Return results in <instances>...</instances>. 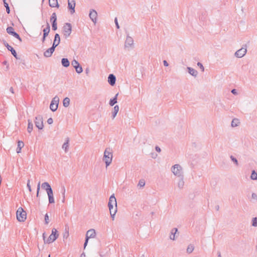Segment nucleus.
<instances>
[{
    "mask_svg": "<svg viewBox=\"0 0 257 257\" xmlns=\"http://www.w3.org/2000/svg\"><path fill=\"white\" fill-rule=\"evenodd\" d=\"M2 43L4 44V45L8 49V50L10 51H11L12 54L13 55V56L16 58L17 59H19L20 58L18 57L17 52L16 50L11 47L7 42L6 41L3 40L2 41Z\"/></svg>",
    "mask_w": 257,
    "mask_h": 257,
    "instance_id": "obj_11",
    "label": "nucleus"
},
{
    "mask_svg": "<svg viewBox=\"0 0 257 257\" xmlns=\"http://www.w3.org/2000/svg\"><path fill=\"white\" fill-rule=\"evenodd\" d=\"M252 225L254 227L257 226V217H253L252 219Z\"/></svg>",
    "mask_w": 257,
    "mask_h": 257,
    "instance_id": "obj_41",
    "label": "nucleus"
},
{
    "mask_svg": "<svg viewBox=\"0 0 257 257\" xmlns=\"http://www.w3.org/2000/svg\"><path fill=\"white\" fill-rule=\"evenodd\" d=\"M231 93L234 95H236L237 94V91L235 89H233L231 91Z\"/></svg>",
    "mask_w": 257,
    "mask_h": 257,
    "instance_id": "obj_51",
    "label": "nucleus"
},
{
    "mask_svg": "<svg viewBox=\"0 0 257 257\" xmlns=\"http://www.w3.org/2000/svg\"><path fill=\"white\" fill-rule=\"evenodd\" d=\"M59 101V98L57 96H55L52 100L51 103H54L57 105V107L58 106Z\"/></svg>",
    "mask_w": 257,
    "mask_h": 257,
    "instance_id": "obj_33",
    "label": "nucleus"
},
{
    "mask_svg": "<svg viewBox=\"0 0 257 257\" xmlns=\"http://www.w3.org/2000/svg\"><path fill=\"white\" fill-rule=\"evenodd\" d=\"M89 71V70L88 68H86L85 70L86 73L88 74Z\"/></svg>",
    "mask_w": 257,
    "mask_h": 257,
    "instance_id": "obj_60",
    "label": "nucleus"
},
{
    "mask_svg": "<svg viewBox=\"0 0 257 257\" xmlns=\"http://www.w3.org/2000/svg\"><path fill=\"white\" fill-rule=\"evenodd\" d=\"M118 95V93H117L113 98L110 99L109 104L110 106H112L117 103V97Z\"/></svg>",
    "mask_w": 257,
    "mask_h": 257,
    "instance_id": "obj_25",
    "label": "nucleus"
},
{
    "mask_svg": "<svg viewBox=\"0 0 257 257\" xmlns=\"http://www.w3.org/2000/svg\"><path fill=\"white\" fill-rule=\"evenodd\" d=\"M52 28L53 31H56L57 29V24L56 23H53L52 24Z\"/></svg>",
    "mask_w": 257,
    "mask_h": 257,
    "instance_id": "obj_43",
    "label": "nucleus"
},
{
    "mask_svg": "<svg viewBox=\"0 0 257 257\" xmlns=\"http://www.w3.org/2000/svg\"><path fill=\"white\" fill-rule=\"evenodd\" d=\"M6 31H7V32L9 35H11L13 36V37H15L16 38H17V39H18L20 42H22V39L20 37V35L15 31L13 27H11V26L8 27L6 29Z\"/></svg>",
    "mask_w": 257,
    "mask_h": 257,
    "instance_id": "obj_9",
    "label": "nucleus"
},
{
    "mask_svg": "<svg viewBox=\"0 0 257 257\" xmlns=\"http://www.w3.org/2000/svg\"><path fill=\"white\" fill-rule=\"evenodd\" d=\"M69 235V233H68V232L67 233V236H66V237L68 236Z\"/></svg>",
    "mask_w": 257,
    "mask_h": 257,
    "instance_id": "obj_64",
    "label": "nucleus"
},
{
    "mask_svg": "<svg viewBox=\"0 0 257 257\" xmlns=\"http://www.w3.org/2000/svg\"><path fill=\"white\" fill-rule=\"evenodd\" d=\"M60 42V37L58 33L55 34L52 46L56 47Z\"/></svg>",
    "mask_w": 257,
    "mask_h": 257,
    "instance_id": "obj_19",
    "label": "nucleus"
},
{
    "mask_svg": "<svg viewBox=\"0 0 257 257\" xmlns=\"http://www.w3.org/2000/svg\"><path fill=\"white\" fill-rule=\"evenodd\" d=\"M50 108L52 111L54 112L57 109L58 107H57V105L54 103H50Z\"/></svg>",
    "mask_w": 257,
    "mask_h": 257,
    "instance_id": "obj_37",
    "label": "nucleus"
},
{
    "mask_svg": "<svg viewBox=\"0 0 257 257\" xmlns=\"http://www.w3.org/2000/svg\"><path fill=\"white\" fill-rule=\"evenodd\" d=\"M240 123L239 120L237 118H234L232 120L231 125L232 127L237 126Z\"/></svg>",
    "mask_w": 257,
    "mask_h": 257,
    "instance_id": "obj_29",
    "label": "nucleus"
},
{
    "mask_svg": "<svg viewBox=\"0 0 257 257\" xmlns=\"http://www.w3.org/2000/svg\"><path fill=\"white\" fill-rule=\"evenodd\" d=\"M114 205H115V207H117L116 199L114 196V194H112L109 197L108 203V207L109 208V211H111V210H113Z\"/></svg>",
    "mask_w": 257,
    "mask_h": 257,
    "instance_id": "obj_10",
    "label": "nucleus"
},
{
    "mask_svg": "<svg viewBox=\"0 0 257 257\" xmlns=\"http://www.w3.org/2000/svg\"><path fill=\"white\" fill-rule=\"evenodd\" d=\"M72 32V25L69 23H66L63 27V34L65 39L68 38Z\"/></svg>",
    "mask_w": 257,
    "mask_h": 257,
    "instance_id": "obj_4",
    "label": "nucleus"
},
{
    "mask_svg": "<svg viewBox=\"0 0 257 257\" xmlns=\"http://www.w3.org/2000/svg\"><path fill=\"white\" fill-rule=\"evenodd\" d=\"M134 44V40L133 39L129 36L128 35L127 36L126 40L125 41L124 43V47L125 48H128L129 47H131Z\"/></svg>",
    "mask_w": 257,
    "mask_h": 257,
    "instance_id": "obj_16",
    "label": "nucleus"
},
{
    "mask_svg": "<svg viewBox=\"0 0 257 257\" xmlns=\"http://www.w3.org/2000/svg\"><path fill=\"white\" fill-rule=\"evenodd\" d=\"M110 212V216L112 218V220L114 219L115 215L117 212V207L113 208V210H111Z\"/></svg>",
    "mask_w": 257,
    "mask_h": 257,
    "instance_id": "obj_35",
    "label": "nucleus"
},
{
    "mask_svg": "<svg viewBox=\"0 0 257 257\" xmlns=\"http://www.w3.org/2000/svg\"><path fill=\"white\" fill-rule=\"evenodd\" d=\"M145 185V182L143 180H140L139 181L138 186H140V187H143Z\"/></svg>",
    "mask_w": 257,
    "mask_h": 257,
    "instance_id": "obj_42",
    "label": "nucleus"
},
{
    "mask_svg": "<svg viewBox=\"0 0 257 257\" xmlns=\"http://www.w3.org/2000/svg\"><path fill=\"white\" fill-rule=\"evenodd\" d=\"M231 160L235 164L236 166L238 165V161L233 156H230V157Z\"/></svg>",
    "mask_w": 257,
    "mask_h": 257,
    "instance_id": "obj_39",
    "label": "nucleus"
},
{
    "mask_svg": "<svg viewBox=\"0 0 257 257\" xmlns=\"http://www.w3.org/2000/svg\"><path fill=\"white\" fill-rule=\"evenodd\" d=\"M95 234V231L93 229H90L87 231L86 234L85 240L84 243V248H85L87 246L89 239L90 238L94 237Z\"/></svg>",
    "mask_w": 257,
    "mask_h": 257,
    "instance_id": "obj_7",
    "label": "nucleus"
},
{
    "mask_svg": "<svg viewBox=\"0 0 257 257\" xmlns=\"http://www.w3.org/2000/svg\"><path fill=\"white\" fill-rule=\"evenodd\" d=\"M155 150H156V151L157 152H161V150L160 148L159 147H158V146H156V147H155Z\"/></svg>",
    "mask_w": 257,
    "mask_h": 257,
    "instance_id": "obj_52",
    "label": "nucleus"
},
{
    "mask_svg": "<svg viewBox=\"0 0 257 257\" xmlns=\"http://www.w3.org/2000/svg\"><path fill=\"white\" fill-rule=\"evenodd\" d=\"M41 187L46 191L48 196L49 203L52 204L55 202L52 189L48 182L42 183Z\"/></svg>",
    "mask_w": 257,
    "mask_h": 257,
    "instance_id": "obj_1",
    "label": "nucleus"
},
{
    "mask_svg": "<svg viewBox=\"0 0 257 257\" xmlns=\"http://www.w3.org/2000/svg\"><path fill=\"white\" fill-rule=\"evenodd\" d=\"M163 64H164V65L166 67H167L169 65V64L166 60L163 61Z\"/></svg>",
    "mask_w": 257,
    "mask_h": 257,
    "instance_id": "obj_53",
    "label": "nucleus"
},
{
    "mask_svg": "<svg viewBox=\"0 0 257 257\" xmlns=\"http://www.w3.org/2000/svg\"><path fill=\"white\" fill-rule=\"evenodd\" d=\"M179 180L178 182L177 186L179 189H182L184 185V182L183 181V176L179 177Z\"/></svg>",
    "mask_w": 257,
    "mask_h": 257,
    "instance_id": "obj_27",
    "label": "nucleus"
},
{
    "mask_svg": "<svg viewBox=\"0 0 257 257\" xmlns=\"http://www.w3.org/2000/svg\"><path fill=\"white\" fill-rule=\"evenodd\" d=\"M172 172L175 175L178 177L183 176L182 168L179 164H175L172 167Z\"/></svg>",
    "mask_w": 257,
    "mask_h": 257,
    "instance_id": "obj_6",
    "label": "nucleus"
},
{
    "mask_svg": "<svg viewBox=\"0 0 257 257\" xmlns=\"http://www.w3.org/2000/svg\"><path fill=\"white\" fill-rule=\"evenodd\" d=\"M28 128L27 130L29 133H31L32 131H33V124L32 123V120L28 119Z\"/></svg>",
    "mask_w": 257,
    "mask_h": 257,
    "instance_id": "obj_31",
    "label": "nucleus"
},
{
    "mask_svg": "<svg viewBox=\"0 0 257 257\" xmlns=\"http://www.w3.org/2000/svg\"><path fill=\"white\" fill-rule=\"evenodd\" d=\"M187 69L189 73L191 75L193 76L196 77L197 75L198 72L197 70H195L194 69L188 67Z\"/></svg>",
    "mask_w": 257,
    "mask_h": 257,
    "instance_id": "obj_22",
    "label": "nucleus"
},
{
    "mask_svg": "<svg viewBox=\"0 0 257 257\" xmlns=\"http://www.w3.org/2000/svg\"><path fill=\"white\" fill-rule=\"evenodd\" d=\"M6 8L7 13L8 14H10V9L9 6L6 7Z\"/></svg>",
    "mask_w": 257,
    "mask_h": 257,
    "instance_id": "obj_54",
    "label": "nucleus"
},
{
    "mask_svg": "<svg viewBox=\"0 0 257 257\" xmlns=\"http://www.w3.org/2000/svg\"><path fill=\"white\" fill-rule=\"evenodd\" d=\"M40 182H39L38 184V185H37V197H38L39 196V191H40Z\"/></svg>",
    "mask_w": 257,
    "mask_h": 257,
    "instance_id": "obj_45",
    "label": "nucleus"
},
{
    "mask_svg": "<svg viewBox=\"0 0 257 257\" xmlns=\"http://www.w3.org/2000/svg\"><path fill=\"white\" fill-rule=\"evenodd\" d=\"M217 254H218V257H221V254H220V252H218Z\"/></svg>",
    "mask_w": 257,
    "mask_h": 257,
    "instance_id": "obj_61",
    "label": "nucleus"
},
{
    "mask_svg": "<svg viewBox=\"0 0 257 257\" xmlns=\"http://www.w3.org/2000/svg\"><path fill=\"white\" fill-rule=\"evenodd\" d=\"M71 65L75 68V69L77 73L80 74L81 72H82V71H83L82 67L77 60L74 59L71 62Z\"/></svg>",
    "mask_w": 257,
    "mask_h": 257,
    "instance_id": "obj_13",
    "label": "nucleus"
},
{
    "mask_svg": "<svg viewBox=\"0 0 257 257\" xmlns=\"http://www.w3.org/2000/svg\"><path fill=\"white\" fill-rule=\"evenodd\" d=\"M250 178L253 180H257V173L255 172L254 170L252 171Z\"/></svg>",
    "mask_w": 257,
    "mask_h": 257,
    "instance_id": "obj_36",
    "label": "nucleus"
},
{
    "mask_svg": "<svg viewBox=\"0 0 257 257\" xmlns=\"http://www.w3.org/2000/svg\"><path fill=\"white\" fill-rule=\"evenodd\" d=\"M114 22H115L116 28L117 29H119V26L118 22H117V18H115V19H114Z\"/></svg>",
    "mask_w": 257,
    "mask_h": 257,
    "instance_id": "obj_47",
    "label": "nucleus"
},
{
    "mask_svg": "<svg viewBox=\"0 0 257 257\" xmlns=\"http://www.w3.org/2000/svg\"><path fill=\"white\" fill-rule=\"evenodd\" d=\"M251 197L252 199L257 200V195L255 193H252L251 194Z\"/></svg>",
    "mask_w": 257,
    "mask_h": 257,
    "instance_id": "obj_49",
    "label": "nucleus"
},
{
    "mask_svg": "<svg viewBox=\"0 0 257 257\" xmlns=\"http://www.w3.org/2000/svg\"><path fill=\"white\" fill-rule=\"evenodd\" d=\"M62 65L64 67H68L70 65V62L67 58H63L61 59Z\"/></svg>",
    "mask_w": 257,
    "mask_h": 257,
    "instance_id": "obj_23",
    "label": "nucleus"
},
{
    "mask_svg": "<svg viewBox=\"0 0 257 257\" xmlns=\"http://www.w3.org/2000/svg\"><path fill=\"white\" fill-rule=\"evenodd\" d=\"M3 64L5 65H6L7 64V61H4Z\"/></svg>",
    "mask_w": 257,
    "mask_h": 257,
    "instance_id": "obj_62",
    "label": "nucleus"
},
{
    "mask_svg": "<svg viewBox=\"0 0 257 257\" xmlns=\"http://www.w3.org/2000/svg\"><path fill=\"white\" fill-rule=\"evenodd\" d=\"M45 221L46 224H48L49 222V216L47 213L45 215Z\"/></svg>",
    "mask_w": 257,
    "mask_h": 257,
    "instance_id": "obj_44",
    "label": "nucleus"
},
{
    "mask_svg": "<svg viewBox=\"0 0 257 257\" xmlns=\"http://www.w3.org/2000/svg\"><path fill=\"white\" fill-rule=\"evenodd\" d=\"M80 257H85V254L84 252H83L80 255Z\"/></svg>",
    "mask_w": 257,
    "mask_h": 257,
    "instance_id": "obj_59",
    "label": "nucleus"
},
{
    "mask_svg": "<svg viewBox=\"0 0 257 257\" xmlns=\"http://www.w3.org/2000/svg\"><path fill=\"white\" fill-rule=\"evenodd\" d=\"M246 45L238 50L234 54V55L237 58H241L243 57L246 53Z\"/></svg>",
    "mask_w": 257,
    "mask_h": 257,
    "instance_id": "obj_12",
    "label": "nucleus"
},
{
    "mask_svg": "<svg viewBox=\"0 0 257 257\" xmlns=\"http://www.w3.org/2000/svg\"><path fill=\"white\" fill-rule=\"evenodd\" d=\"M27 214L23 209L20 207L17 211V219L20 222H24L26 219Z\"/></svg>",
    "mask_w": 257,
    "mask_h": 257,
    "instance_id": "obj_5",
    "label": "nucleus"
},
{
    "mask_svg": "<svg viewBox=\"0 0 257 257\" xmlns=\"http://www.w3.org/2000/svg\"><path fill=\"white\" fill-rule=\"evenodd\" d=\"M10 91L12 93H14V89L12 87L10 88Z\"/></svg>",
    "mask_w": 257,
    "mask_h": 257,
    "instance_id": "obj_57",
    "label": "nucleus"
},
{
    "mask_svg": "<svg viewBox=\"0 0 257 257\" xmlns=\"http://www.w3.org/2000/svg\"><path fill=\"white\" fill-rule=\"evenodd\" d=\"M215 209H216V210L217 211H218V210H219V205H216V206H215Z\"/></svg>",
    "mask_w": 257,
    "mask_h": 257,
    "instance_id": "obj_58",
    "label": "nucleus"
},
{
    "mask_svg": "<svg viewBox=\"0 0 257 257\" xmlns=\"http://www.w3.org/2000/svg\"><path fill=\"white\" fill-rule=\"evenodd\" d=\"M119 110V106L117 105H116L113 107V111L112 112V118L113 119L116 115L118 111Z\"/></svg>",
    "mask_w": 257,
    "mask_h": 257,
    "instance_id": "obj_30",
    "label": "nucleus"
},
{
    "mask_svg": "<svg viewBox=\"0 0 257 257\" xmlns=\"http://www.w3.org/2000/svg\"><path fill=\"white\" fill-rule=\"evenodd\" d=\"M140 257H145V255L144 254H142V256H141Z\"/></svg>",
    "mask_w": 257,
    "mask_h": 257,
    "instance_id": "obj_63",
    "label": "nucleus"
},
{
    "mask_svg": "<svg viewBox=\"0 0 257 257\" xmlns=\"http://www.w3.org/2000/svg\"><path fill=\"white\" fill-rule=\"evenodd\" d=\"M75 0H68V9L71 14H73L75 13Z\"/></svg>",
    "mask_w": 257,
    "mask_h": 257,
    "instance_id": "obj_14",
    "label": "nucleus"
},
{
    "mask_svg": "<svg viewBox=\"0 0 257 257\" xmlns=\"http://www.w3.org/2000/svg\"><path fill=\"white\" fill-rule=\"evenodd\" d=\"M56 47L52 46L50 48L48 49L44 52V56L45 57H50L52 56V54L55 51Z\"/></svg>",
    "mask_w": 257,
    "mask_h": 257,
    "instance_id": "obj_17",
    "label": "nucleus"
},
{
    "mask_svg": "<svg viewBox=\"0 0 257 257\" xmlns=\"http://www.w3.org/2000/svg\"><path fill=\"white\" fill-rule=\"evenodd\" d=\"M112 159V152L110 148H106L104 152L103 160L105 162L106 167H107L111 163Z\"/></svg>",
    "mask_w": 257,
    "mask_h": 257,
    "instance_id": "obj_3",
    "label": "nucleus"
},
{
    "mask_svg": "<svg viewBox=\"0 0 257 257\" xmlns=\"http://www.w3.org/2000/svg\"><path fill=\"white\" fill-rule=\"evenodd\" d=\"M27 187H28V188L29 189V191L30 192H31L32 191V189H31V185L30 184V180H29L28 181V183H27Z\"/></svg>",
    "mask_w": 257,
    "mask_h": 257,
    "instance_id": "obj_48",
    "label": "nucleus"
},
{
    "mask_svg": "<svg viewBox=\"0 0 257 257\" xmlns=\"http://www.w3.org/2000/svg\"><path fill=\"white\" fill-rule=\"evenodd\" d=\"M46 37H44V36H43V37H42V43H44V42H45V40H46Z\"/></svg>",
    "mask_w": 257,
    "mask_h": 257,
    "instance_id": "obj_56",
    "label": "nucleus"
},
{
    "mask_svg": "<svg viewBox=\"0 0 257 257\" xmlns=\"http://www.w3.org/2000/svg\"><path fill=\"white\" fill-rule=\"evenodd\" d=\"M116 77L113 74H110L108 77V82L111 86H113L115 84Z\"/></svg>",
    "mask_w": 257,
    "mask_h": 257,
    "instance_id": "obj_18",
    "label": "nucleus"
},
{
    "mask_svg": "<svg viewBox=\"0 0 257 257\" xmlns=\"http://www.w3.org/2000/svg\"><path fill=\"white\" fill-rule=\"evenodd\" d=\"M35 124L36 126L39 130H42L44 127L43 117L41 115H39L35 117Z\"/></svg>",
    "mask_w": 257,
    "mask_h": 257,
    "instance_id": "obj_8",
    "label": "nucleus"
},
{
    "mask_svg": "<svg viewBox=\"0 0 257 257\" xmlns=\"http://www.w3.org/2000/svg\"><path fill=\"white\" fill-rule=\"evenodd\" d=\"M4 5L5 7L9 6V4L6 2V0L3 1Z\"/></svg>",
    "mask_w": 257,
    "mask_h": 257,
    "instance_id": "obj_55",
    "label": "nucleus"
},
{
    "mask_svg": "<svg viewBox=\"0 0 257 257\" xmlns=\"http://www.w3.org/2000/svg\"><path fill=\"white\" fill-rule=\"evenodd\" d=\"M50 22L51 23L57 22V16L55 13H53L50 18Z\"/></svg>",
    "mask_w": 257,
    "mask_h": 257,
    "instance_id": "obj_34",
    "label": "nucleus"
},
{
    "mask_svg": "<svg viewBox=\"0 0 257 257\" xmlns=\"http://www.w3.org/2000/svg\"><path fill=\"white\" fill-rule=\"evenodd\" d=\"M47 122L48 124H51L53 122V119L51 117L48 118L47 120Z\"/></svg>",
    "mask_w": 257,
    "mask_h": 257,
    "instance_id": "obj_50",
    "label": "nucleus"
},
{
    "mask_svg": "<svg viewBox=\"0 0 257 257\" xmlns=\"http://www.w3.org/2000/svg\"><path fill=\"white\" fill-rule=\"evenodd\" d=\"M197 65L200 68V69H201L202 71H204V68L202 65V64L200 62H198L197 63Z\"/></svg>",
    "mask_w": 257,
    "mask_h": 257,
    "instance_id": "obj_46",
    "label": "nucleus"
},
{
    "mask_svg": "<svg viewBox=\"0 0 257 257\" xmlns=\"http://www.w3.org/2000/svg\"><path fill=\"white\" fill-rule=\"evenodd\" d=\"M178 231V229L177 228H173L172 230H171V235L170 236V238L171 239V240H175V234L176 233V232Z\"/></svg>",
    "mask_w": 257,
    "mask_h": 257,
    "instance_id": "obj_26",
    "label": "nucleus"
},
{
    "mask_svg": "<svg viewBox=\"0 0 257 257\" xmlns=\"http://www.w3.org/2000/svg\"><path fill=\"white\" fill-rule=\"evenodd\" d=\"M61 193H62V196H63V198H62V201L63 203H64V202H65V187L64 186L62 188Z\"/></svg>",
    "mask_w": 257,
    "mask_h": 257,
    "instance_id": "obj_40",
    "label": "nucleus"
},
{
    "mask_svg": "<svg viewBox=\"0 0 257 257\" xmlns=\"http://www.w3.org/2000/svg\"><path fill=\"white\" fill-rule=\"evenodd\" d=\"M70 99L68 97H65L63 100V105L65 107H67L70 104Z\"/></svg>",
    "mask_w": 257,
    "mask_h": 257,
    "instance_id": "obj_32",
    "label": "nucleus"
},
{
    "mask_svg": "<svg viewBox=\"0 0 257 257\" xmlns=\"http://www.w3.org/2000/svg\"><path fill=\"white\" fill-rule=\"evenodd\" d=\"M24 146V143H23V142L21 141H19L18 142V147H17V153H21V149L22 148H23Z\"/></svg>",
    "mask_w": 257,
    "mask_h": 257,
    "instance_id": "obj_24",
    "label": "nucleus"
},
{
    "mask_svg": "<svg viewBox=\"0 0 257 257\" xmlns=\"http://www.w3.org/2000/svg\"><path fill=\"white\" fill-rule=\"evenodd\" d=\"M69 139L67 138L66 142L62 145V148L64 149L65 153H67L68 152V149L69 147Z\"/></svg>",
    "mask_w": 257,
    "mask_h": 257,
    "instance_id": "obj_28",
    "label": "nucleus"
},
{
    "mask_svg": "<svg viewBox=\"0 0 257 257\" xmlns=\"http://www.w3.org/2000/svg\"><path fill=\"white\" fill-rule=\"evenodd\" d=\"M50 31V25L48 23V22H47L46 27L45 28H44L43 30V36H44V37H47L48 35H49Z\"/></svg>",
    "mask_w": 257,
    "mask_h": 257,
    "instance_id": "obj_20",
    "label": "nucleus"
},
{
    "mask_svg": "<svg viewBox=\"0 0 257 257\" xmlns=\"http://www.w3.org/2000/svg\"><path fill=\"white\" fill-rule=\"evenodd\" d=\"M58 231L56 228H53L52 233L50 235L47 239H45V233H43V238L45 243L49 244L54 242L58 237Z\"/></svg>",
    "mask_w": 257,
    "mask_h": 257,
    "instance_id": "obj_2",
    "label": "nucleus"
},
{
    "mask_svg": "<svg viewBox=\"0 0 257 257\" xmlns=\"http://www.w3.org/2000/svg\"><path fill=\"white\" fill-rule=\"evenodd\" d=\"M194 248V246L193 245L190 244L187 248V252L189 253H190L193 251Z\"/></svg>",
    "mask_w": 257,
    "mask_h": 257,
    "instance_id": "obj_38",
    "label": "nucleus"
},
{
    "mask_svg": "<svg viewBox=\"0 0 257 257\" xmlns=\"http://www.w3.org/2000/svg\"><path fill=\"white\" fill-rule=\"evenodd\" d=\"M89 16L91 21L94 24H96L97 18V13L96 11L93 9H91L89 12Z\"/></svg>",
    "mask_w": 257,
    "mask_h": 257,
    "instance_id": "obj_15",
    "label": "nucleus"
},
{
    "mask_svg": "<svg viewBox=\"0 0 257 257\" xmlns=\"http://www.w3.org/2000/svg\"><path fill=\"white\" fill-rule=\"evenodd\" d=\"M49 5L52 8H58L59 7L57 0H49Z\"/></svg>",
    "mask_w": 257,
    "mask_h": 257,
    "instance_id": "obj_21",
    "label": "nucleus"
}]
</instances>
